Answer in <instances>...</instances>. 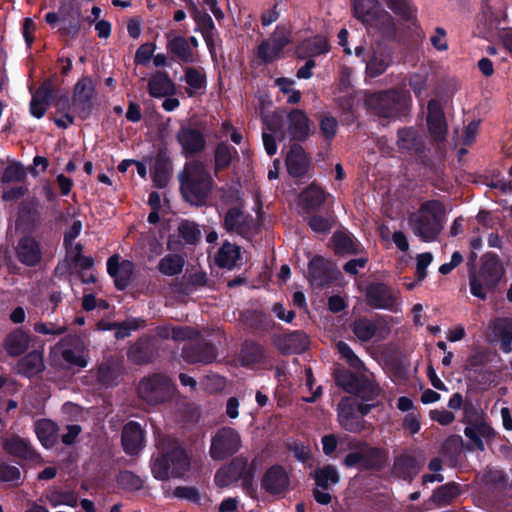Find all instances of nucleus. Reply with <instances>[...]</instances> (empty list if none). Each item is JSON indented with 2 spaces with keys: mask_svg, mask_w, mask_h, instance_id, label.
I'll return each instance as SVG.
<instances>
[{
  "mask_svg": "<svg viewBox=\"0 0 512 512\" xmlns=\"http://www.w3.org/2000/svg\"><path fill=\"white\" fill-rule=\"evenodd\" d=\"M245 461L235 460L230 465L219 469L215 475V483L219 487H227L238 478L242 477V470H245Z\"/></svg>",
  "mask_w": 512,
  "mask_h": 512,
  "instance_id": "nucleus-29",
  "label": "nucleus"
},
{
  "mask_svg": "<svg viewBox=\"0 0 512 512\" xmlns=\"http://www.w3.org/2000/svg\"><path fill=\"white\" fill-rule=\"evenodd\" d=\"M262 357V347L254 343L245 344L241 351V362L244 366L257 363L262 359Z\"/></svg>",
  "mask_w": 512,
  "mask_h": 512,
  "instance_id": "nucleus-48",
  "label": "nucleus"
},
{
  "mask_svg": "<svg viewBox=\"0 0 512 512\" xmlns=\"http://www.w3.org/2000/svg\"><path fill=\"white\" fill-rule=\"evenodd\" d=\"M135 265L129 260H122L118 255L111 256L107 261L108 273L114 278L118 289H124L130 283Z\"/></svg>",
  "mask_w": 512,
  "mask_h": 512,
  "instance_id": "nucleus-16",
  "label": "nucleus"
},
{
  "mask_svg": "<svg viewBox=\"0 0 512 512\" xmlns=\"http://www.w3.org/2000/svg\"><path fill=\"white\" fill-rule=\"evenodd\" d=\"M337 350L341 357L347 361V363L354 369L360 370L364 368L363 362L359 359V357L353 352L348 344L345 342H338Z\"/></svg>",
  "mask_w": 512,
  "mask_h": 512,
  "instance_id": "nucleus-51",
  "label": "nucleus"
},
{
  "mask_svg": "<svg viewBox=\"0 0 512 512\" xmlns=\"http://www.w3.org/2000/svg\"><path fill=\"white\" fill-rule=\"evenodd\" d=\"M286 165L289 174L293 177L303 176L308 169V160L300 145H293L286 157Z\"/></svg>",
  "mask_w": 512,
  "mask_h": 512,
  "instance_id": "nucleus-23",
  "label": "nucleus"
},
{
  "mask_svg": "<svg viewBox=\"0 0 512 512\" xmlns=\"http://www.w3.org/2000/svg\"><path fill=\"white\" fill-rule=\"evenodd\" d=\"M57 110L60 112H64V114L61 117L55 118L54 122L55 124L60 128H67L73 124V117L66 113V106H67V99H60L57 104Z\"/></svg>",
  "mask_w": 512,
  "mask_h": 512,
  "instance_id": "nucleus-62",
  "label": "nucleus"
},
{
  "mask_svg": "<svg viewBox=\"0 0 512 512\" xmlns=\"http://www.w3.org/2000/svg\"><path fill=\"white\" fill-rule=\"evenodd\" d=\"M355 55L363 58L366 75L371 78L383 74L393 61L392 50L381 43L372 45L367 51L363 46H357Z\"/></svg>",
  "mask_w": 512,
  "mask_h": 512,
  "instance_id": "nucleus-8",
  "label": "nucleus"
},
{
  "mask_svg": "<svg viewBox=\"0 0 512 512\" xmlns=\"http://www.w3.org/2000/svg\"><path fill=\"white\" fill-rule=\"evenodd\" d=\"M122 445L126 453L138 454L144 447V431L137 422L127 423L122 431Z\"/></svg>",
  "mask_w": 512,
  "mask_h": 512,
  "instance_id": "nucleus-18",
  "label": "nucleus"
},
{
  "mask_svg": "<svg viewBox=\"0 0 512 512\" xmlns=\"http://www.w3.org/2000/svg\"><path fill=\"white\" fill-rule=\"evenodd\" d=\"M351 329L360 341H368L376 335L378 322L367 318H359L352 323Z\"/></svg>",
  "mask_w": 512,
  "mask_h": 512,
  "instance_id": "nucleus-37",
  "label": "nucleus"
},
{
  "mask_svg": "<svg viewBox=\"0 0 512 512\" xmlns=\"http://www.w3.org/2000/svg\"><path fill=\"white\" fill-rule=\"evenodd\" d=\"M46 498L48 503L53 507L60 505L75 507L78 503L76 495L68 491H51L47 494Z\"/></svg>",
  "mask_w": 512,
  "mask_h": 512,
  "instance_id": "nucleus-44",
  "label": "nucleus"
},
{
  "mask_svg": "<svg viewBox=\"0 0 512 512\" xmlns=\"http://www.w3.org/2000/svg\"><path fill=\"white\" fill-rule=\"evenodd\" d=\"M410 101L407 92L389 90L367 96L366 105L380 117L395 118L408 108Z\"/></svg>",
  "mask_w": 512,
  "mask_h": 512,
  "instance_id": "nucleus-7",
  "label": "nucleus"
},
{
  "mask_svg": "<svg viewBox=\"0 0 512 512\" xmlns=\"http://www.w3.org/2000/svg\"><path fill=\"white\" fill-rule=\"evenodd\" d=\"M191 15L194 18V20L201 25V27L205 30L204 37L208 45H210L211 42V36L210 33H212L215 30L214 22L211 18V16L207 13L200 12L197 7L192 4L191 7Z\"/></svg>",
  "mask_w": 512,
  "mask_h": 512,
  "instance_id": "nucleus-45",
  "label": "nucleus"
},
{
  "mask_svg": "<svg viewBox=\"0 0 512 512\" xmlns=\"http://www.w3.org/2000/svg\"><path fill=\"white\" fill-rule=\"evenodd\" d=\"M142 323H143V321H140L138 319H129L123 323H120V324L117 323V326L115 328L116 329V333H115L116 338L122 339V338L129 336L130 332L132 330L138 329Z\"/></svg>",
  "mask_w": 512,
  "mask_h": 512,
  "instance_id": "nucleus-60",
  "label": "nucleus"
},
{
  "mask_svg": "<svg viewBox=\"0 0 512 512\" xmlns=\"http://www.w3.org/2000/svg\"><path fill=\"white\" fill-rule=\"evenodd\" d=\"M155 45L152 43H146L141 45L135 54V61L140 64H145L153 56Z\"/></svg>",
  "mask_w": 512,
  "mask_h": 512,
  "instance_id": "nucleus-63",
  "label": "nucleus"
},
{
  "mask_svg": "<svg viewBox=\"0 0 512 512\" xmlns=\"http://www.w3.org/2000/svg\"><path fill=\"white\" fill-rule=\"evenodd\" d=\"M356 387L352 385H345L339 381L346 391L358 393L364 400L369 401L375 398L380 393L379 385L374 381L373 375H362L358 380Z\"/></svg>",
  "mask_w": 512,
  "mask_h": 512,
  "instance_id": "nucleus-25",
  "label": "nucleus"
},
{
  "mask_svg": "<svg viewBox=\"0 0 512 512\" xmlns=\"http://www.w3.org/2000/svg\"><path fill=\"white\" fill-rule=\"evenodd\" d=\"M34 330L43 335H61L66 331V327L53 322H37L34 324Z\"/></svg>",
  "mask_w": 512,
  "mask_h": 512,
  "instance_id": "nucleus-57",
  "label": "nucleus"
},
{
  "mask_svg": "<svg viewBox=\"0 0 512 512\" xmlns=\"http://www.w3.org/2000/svg\"><path fill=\"white\" fill-rule=\"evenodd\" d=\"M225 226L228 230L245 235L249 231V222L245 214L238 208L230 209L225 217Z\"/></svg>",
  "mask_w": 512,
  "mask_h": 512,
  "instance_id": "nucleus-35",
  "label": "nucleus"
},
{
  "mask_svg": "<svg viewBox=\"0 0 512 512\" xmlns=\"http://www.w3.org/2000/svg\"><path fill=\"white\" fill-rule=\"evenodd\" d=\"M367 300L374 308L390 309L394 306L396 297L388 286L378 283L368 287Z\"/></svg>",
  "mask_w": 512,
  "mask_h": 512,
  "instance_id": "nucleus-19",
  "label": "nucleus"
},
{
  "mask_svg": "<svg viewBox=\"0 0 512 512\" xmlns=\"http://www.w3.org/2000/svg\"><path fill=\"white\" fill-rule=\"evenodd\" d=\"M340 447L349 451L343 459V465L348 468L380 469L387 460V453L383 449L354 438H341Z\"/></svg>",
  "mask_w": 512,
  "mask_h": 512,
  "instance_id": "nucleus-5",
  "label": "nucleus"
},
{
  "mask_svg": "<svg viewBox=\"0 0 512 512\" xmlns=\"http://www.w3.org/2000/svg\"><path fill=\"white\" fill-rule=\"evenodd\" d=\"M44 369V361L42 353L38 351H32L27 354L23 359L19 361L17 364V370L20 374L31 377Z\"/></svg>",
  "mask_w": 512,
  "mask_h": 512,
  "instance_id": "nucleus-30",
  "label": "nucleus"
},
{
  "mask_svg": "<svg viewBox=\"0 0 512 512\" xmlns=\"http://www.w3.org/2000/svg\"><path fill=\"white\" fill-rule=\"evenodd\" d=\"M149 93L153 97H164L174 93L175 86L166 73L158 72L149 80Z\"/></svg>",
  "mask_w": 512,
  "mask_h": 512,
  "instance_id": "nucleus-31",
  "label": "nucleus"
},
{
  "mask_svg": "<svg viewBox=\"0 0 512 512\" xmlns=\"http://www.w3.org/2000/svg\"><path fill=\"white\" fill-rule=\"evenodd\" d=\"M240 447L239 433L233 428L224 427L212 438L210 455L215 460H222L236 453Z\"/></svg>",
  "mask_w": 512,
  "mask_h": 512,
  "instance_id": "nucleus-9",
  "label": "nucleus"
},
{
  "mask_svg": "<svg viewBox=\"0 0 512 512\" xmlns=\"http://www.w3.org/2000/svg\"><path fill=\"white\" fill-rule=\"evenodd\" d=\"M338 421L342 428L352 433L365 429V421L356 414V404L351 398H344L338 404Z\"/></svg>",
  "mask_w": 512,
  "mask_h": 512,
  "instance_id": "nucleus-14",
  "label": "nucleus"
},
{
  "mask_svg": "<svg viewBox=\"0 0 512 512\" xmlns=\"http://www.w3.org/2000/svg\"><path fill=\"white\" fill-rule=\"evenodd\" d=\"M177 140L180 143L185 156H191L201 152L206 145L203 134L196 129L182 127L177 133Z\"/></svg>",
  "mask_w": 512,
  "mask_h": 512,
  "instance_id": "nucleus-17",
  "label": "nucleus"
},
{
  "mask_svg": "<svg viewBox=\"0 0 512 512\" xmlns=\"http://www.w3.org/2000/svg\"><path fill=\"white\" fill-rule=\"evenodd\" d=\"M460 494V487L454 483H449L437 488L431 500L438 506H445L455 500Z\"/></svg>",
  "mask_w": 512,
  "mask_h": 512,
  "instance_id": "nucleus-39",
  "label": "nucleus"
},
{
  "mask_svg": "<svg viewBox=\"0 0 512 512\" xmlns=\"http://www.w3.org/2000/svg\"><path fill=\"white\" fill-rule=\"evenodd\" d=\"M159 453L151 460V472L155 479L166 481L182 477L190 468V459L176 442L163 438L158 442Z\"/></svg>",
  "mask_w": 512,
  "mask_h": 512,
  "instance_id": "nucleus-2",
  "label": "nucleus"
},
{
  "mask_svg": "<svg viewBox=\"0 0 512 512\" xmlns=\"http://www.w3.org/2000/svg\"><path fill=\"white\" fill-rule=\"evenodd\" d=\"M288 132L296 140H304L309 136V119L303 111L293 110L288 115Z\"/></svg>",
  "mask_w": 512,
  "mask_h": 512,
  "instance_id": "nucleus-24",
  "label": "nucleus"
},
{
  "mask_svg": "<svg viewBox=\"0 0 512 512\" xmlns=\"http://www.w3.org/2000/svg\"><path fill=\"white\" fill-rule=\"evenodd\" d=\"M427 126L435 141H443L447 133V123L441 103L430 100L427 104Z\"/></svg>",
  "mask_w": 512,
  "mask_h": 512,
  "instance_id": "nucleus-15",
  "label": "nucleus"
},
{
  "mask_svg": "<svg viewBox=\"0 0 512 512\" xmlns=\"http://www.w3.org/2000/svg\"><path fill=\"white\" fill-rule=\"evenodd\" d=\"M95 85L89 76H83L78 80L73 89L72 109L81 118L90 116L93 109Z\"/></svg>",
  "mask_w": 512,
  "mask_h": 512,
  "instance_id": "nucleus-10",
  "label": "nucleus"
},
{
  "mask_svg": "<svg viewBox=\"0 0 512 512\" xmlns=\"http://www.w3.org/2000/svg\"><path fill=\"white\" fill-rule=\"evenodd\" d=\"M320 129L327 139H331L336 135L338 122L332 116H324L320 121Z\"/></svg>",
  "mask_w": 512,
  "mask_h": 512,
  "instance_id": "nucleus-61",
  "label": "nucleus"
},
{
  "mask_svg": "<svg viewBox=\"0 0 512 512\" xmlns=\"http://www.w3.org/2000/svg\"><path fill=\"white\" fill-rule=\"evenodd\" d=\"M167 50L184 62H194V54L189 42L182 36L169 37Z\"/></svg>",
  "mask_w": 512,
  "mask_h": 512,
  "instance_id": "nucleus-33",
  "label": "nucleus"
},
{
  "mask_svg": "<svg viewBox=\"0 0 512 512\" xmlns=\"http://www.w3.org/2000/svg\"><path fill=\"white\" fill-rule=\"evenodd\" d=\"M152 178L155 186L162 188L165 187L170 179L169 168L164 162H157L153 172Z\"/></svg>",
  "mask_w": 512,
  "mask_h": 512,
  "instance_id": "nucleus-54",
  "label": "nucleus"
},
{
  "mask_svg": "<svg viewBox=\"0 0 512 512\" xmlns=\"http://www.w3.org/2000/svg\"><path fill=\"white\" fill-rule=\"evenodd\" d=\"M179 235L187 243H195L200 237V231L193 222H181L178 227Z\"/></svg>",
  "mask_w": 512,
  "mask_h": 512,
  "instance_id": "nucleus-53",
  "label": "nucleus"
},
{
  "mask_svg": "<svg viewBox=\"0 0 512 512\" xmlns=\"http://www.w3.org/2000/svg\"><path fill=\"white\" fill-rule=\"evenodd\" d=\"M446 210L437 200L423 202L417 211L410 214L408 224L413 234L424 242H432L441 233Z\"/></svg>",
  "mask_w": 512,
  "mask_h": 512,
  "instance_id": "nucleus-3",
  "label": "nucleus"
},
{
  "mask_svg": "<svg viewBox=\"0 0 512 512\" xmlns=\"http://www.w3.org/2000/svg\"><path fill=\"white\" fill-rule=\"evenodd\" d=\"M185 81L188 85L187 93L190 97L194 96L206 86V76L203 71L195 68H187L185 71Z\"/></svg>",
  "mask_w": 512,
  "mask_h": 512,
  "instance_id": "nucleus-42",
  "label": "nucleus"
},
{
  "mask_svg": "<svg viewBox=\"0 0 512 512\" xmlns=\"http://www.w3.org/2000/svg\"><path fill=\"white\" fill-rule=\"evenodd\" d=\"M430 41L432 45L439 51H445L448 48L446 32L443 28L437 27L434 31V34L431 36Z\"/></svg>",
  "mask_w": 512,
  "mask_h": 512,
  "instance_id": "nucleus-64",
  "label": "nucleus"
},
{
  "mask_svg": "<svg viewBox=\"0 0 512 512\" xmlns=\"http://www.w3.org/2000/svg\"><path fill=\"white\" fill-rule=\"evenodd\" d=\"M334 248L337 253H355L356 247L350 236L344 233H336L333 236Z\"/></svg>",
  "mask_w": 512,
  "mask_h": 512,
  "instance_id": "nucleus-52",
  "label": "nucleus"
},
{
  "mask_svg": "<svg viewBox=\"0 0 512 512\" xmlns=\"http://www.w3.org/2000/svg\"><path fill=\"white\" fill-rule=\"evenodd\" d=\"M21 479L20 470L5 463H0V481L18 484Z\"/></svg>",
  "mask_w": 512,
  "mask_h": 512,
  "instance_id": "nucleus-56",
  "label": "nucleus"
},
{
  "mask_svg": "<svg viewBox=\"0 0 512 512\" xmlns=\"http://www.w3.org/2000/svg\"><path fill=\"white\" fill-rule=\"evenodd\" d=\"M19 260L28 266H34L41 260V250L38 242L31 237L22 238L17 246Z\"/></svg>",
  "mask_w": 512,
  "mask_h": 512,
  "instance_id": "nucleus-22",
  "label": "nucleus"
},
{
  "mask_svg": "<svg viewBox=\"0 0 512 512\" xmlns=\"http://www.w3.org/2000/svg\"><path fill=\"white\" fill-rule=\"evenodd\" d=\"M29 343V335L21 329H15L7 335L3 346L9 355L18 356L28 349Z\"/></svg>",
  "mask_w": 512,
  "mask_h": 512,
  "instance_id": "nucleus-28",
  "label": "nucleus"
},
{
  "mask_svg": "<svg viewBox=\"0 0 512 512\" xmlns=\"http://www.w3.org/2000/svg\"><path fill=\"white\" fill-rule=\"evenodd\" d=\"M326 199L325 192L318 185L312 183L299 196V207L309 212L318 209Z\"/></svg>",
  "mask_w": 512,
  "mask_h": 512,
  "instance_id": "nucleus-26",
  "label": "nucleus"
},
{
  "mask_svg": "<svg viewBox=\"0 0 512 512\" xmlns=\"http://www.w3.org/2000/svg\"><path fill=\"white\" fill-rule=\"evenodd\" d=\"M4 447L8 453L19 458H31L34 453L30 443L18 436L6 440Z\"/></svg>",
  "mask_w": 512,
  "mask_h": 512,
  "instance_id": "nucleus-40",
  "label": "nucleus"
},
{
  "mask_svg": "<svg viewBox=\"0 0 512 512\" xmlns=\"http://www.w3.org/2000/svg\"><path fill=\"white\" fill-rule=\"evenodd\" d=\"M55 355H60L70 366L85 367V346L78 337L63 338L52 350Z\"/></svg>",
  "mask_w": 512,
  "mask_h": 512,
  "instance_id": "nucleus-12",
  "label": "nucleus"
},
{
  "mask_svg": "<svg viewBox=\"0 0 512 512\" xmlns=\"http://www.w3.org/2000/svg\"><path fill=\"white\" fill-rule=\"evenodd\" d=\"M427 82L428 73L426 71L415 73L410 77V87L421 102L426 97Z\"/></svg>",
  "mask_w": 512,
  "mask_h": 512,
  "instance_id": "nucleus-49",
  "label": "nucleus"
},
{
  "mask_svg": "<svg viewBox=\"0 0 512 512\" xmlns=\"http://www.w3.org/2000/svg\"><path fill=\"white\" fill-rule=\"evenodd\" d=\"M25 177V171L24 168L19 164H12L9 165L3 175H2V182L3 183H10V182H17L23 180Z\"/></svg>",
  "mask_w": 512,
  "mask_h": 512,
  "instance_id": "nucleus-58",
  "label": "nucleus"
},
{
  "mask_svg": "<svg viewBox=\"0 0 512 512\" xmlns=\"http://www.w3.org/2000/svg\"><path fill=\"white\" fill-rule=\"evenodd\" d=\"M157 334L162 338L185 340L191 338L194 331L188 327L161 326L157 329Z\"/></svg>",
  "mask_w": 512,
  "mask_h": 512,
  "instance_id": "nucleus-47",
  "label": "nucleus"
},
{
  "mask_svg": "<svg viewBox=\"0 0 512 512\" xmlns=\"http://www.w3.org/2000/svg\"><path fill=\"white\" fill-rule=\"evenodd\" d=\"M398 145L401 149L412 150L416 147L417 133L415 130L403 129L398 133Z\"/></svg>",
  "mask_w": 512,
  "mask_h": 512,
  "instance_id": "nucleus-55",
  "label": "nucleus"
},
{
  "mask_svg": "<svg viewBox=\"0 0 512 512\" xmlns=\"http://www.w3.org/2000/svg\"><path fill=\"white\" fill-rule=\"evenodd\" d=\"M433 260V255L429 252L421 253L417 257V265H416V279L417 282L422 281L427 273L426 269L431 264Z\"/></svg>",
  "mask_w": 512,
  "mask_h": 512,
  "instance_id": "nucleus-59",
  "label": "nucleus"
},
{
  "mask_svg": "<svg viewBox=\"0 0 512 512\" xmlns=\"http://www.w3.org/2000/svg\"><path fill=\"white\" fill-rule=\"evenodd\" d=\"M503 274V268L495 256L486 255L479 271L469 276V285L472 295L485 300Z\"/></svg>",
  "mask_w": 512,
  "mask_h": 512,
  "instance_id": "nucleus-6",
  "label": "nucleus"
},
{
  "mask_svg": "<svg viewBox=\"0 0 512 512\" xmlns=\"http://www.w3.org/2000/svg\"><path fill=\"white\" fill-rule=\"evenodd\" d=\"M179 180L182 195L187 202L192 205L206 202L212 188V178L202 162L194 160L187 163L179 175Z\"/></svg>",
  "mask_w": 512,
  "mask_h": 512,
  "instance_id": "nucleus-4",
  "label": "nucleus"
},
{
  "mask_svg": "<svg viewBox=\"0 0 512 512\" xmlns=\"http://www.w3.org/2000/svg\"><path fill=\"white\" fill-rule=\"evenodd\" d=\"M328 43L325 37L316 36L311 39L305 40L298 47V54L300 57L316 56L328 51Z\"/></svg>",
  "mask_w": 512,
  "mask_h": 512,
  "instance_id": "nucleus-36",
  "label": "nucleus"
},
{
  "mask_svg": "<svg viewBox=\"0 0 512 512\" xmlns=\"http://www.w3.org/2000/svg\"><path fill=\"white\" fill-rule=\"evenodd\" d=\"M491 327L494 333L502 339L501 349L505 353H509L511 351L512 342V320L497 319L492 322Z\"/></svg>",
  "mask_w": 512,
  "mask_h": 512,
  "instance_id": "nucleus-38",
  "label": "nucleus"
},
{
  "mask_svg": "<svg viewBox=\"0 0 512 512\" xmlns=\"http://www.w3.org/2000/svg\"><path fill=\"white\" fill-rule=\"evenodd\" d=\"M169 392V382L160 375L143 379L138 387L139 396L149 404L163 401Z\"/></svg>",
  "mask_w": 512,
  "mask_h": 512,
  "instance_id": "nucleus-13",
  "label": "nucleus"
},
{
  "mask_svg": "<svg viewBox=\"0 0 512 512\" xmlns=\"http://www.w3.org/2000/svg\"><path fill=\"white\" fill-rule=\"evenodd\" d=\"M386 2L396 19L389 12L379 9L375 0H352L353 13L370 33L393 39L405 23L415 19V10L407 0Z\"/></svg>",
  "mask_w": 512,
  "mask_h": 512,
  "instance_id": "nucleus-1",
  "label": "nucleus"
},
{
  "mask_svg": "<svg viewBox=\"0 0 512 512\" xmlns=\"http://www.w3.org/2000/svg\"><path fill=\"white\" fill-rule=\"evenodd\" d=\"M239 259L240 247L229 242H225L218 251L216 263L219 267L232 269Z\"/></svg>",
  "mask_w": 512,
  "mask_h": 512,
  "instance_id": "nucleus-34",
  "label": "nucleus"
},
{
  "mask_svg": "<svg viewBox=\"0 0 512 512\" xmlns=\"http://www.w3.org/2000/svg\"><path fill=\"white\" fill-rule=\"evenodd\" d=\"M262 486L271 494H279L288 489L289 477L281 466H273L266 471Z\"/></svg>",
  "mask_w": 512,
  "mask_h": 512,
  "instance_id": "nucleus-20",
  "label": "nucleus"
},
{
  "mask_svg": "<svg viewBox=\"0 0 512 512\" xmlns=\"http://www.w3.org/2000/svg\"><path fill=\"white\" fill-rule=\"evenodd\" d=\"M57 432V426L50 420L42 419L35 423V433L45 448H50L56 443Z\"/></svg>",
  "mask_w": 512,
  "mask_h": 512,
  "instance_id": "nucleus-32",
  "label": "nucleus"
},
{
  "mask_svg": "<svg viewBox=\"0 0 512 512\" xmlns=\"http://www.w3.org/2000/svg\"><path fill=\"white\" fill-rule=\"evenodd\" d=\"M275 85L280 89L281 92L288 95L287 102L290 104L298 103L301 99V93L293 88L294 80L290 78H277Z\"/></svg>",
  "mask_w": 512,
  "mask_h": 512,
  "instance_id": "nucleus-50",
  "label": "nucleus"
},
{
  "mask_svg": "<svg viewBox=\"0 0 512 512\" xmlns=\"http://www.w3.org/2000/svg\"><path fill=\"white\" fill-rule=\"evenodd\" d=\"M422 462L410 455H401L394 463V473L403 480L411 481L420 471Z\"/></svg>",
  "mask_w": 512,
  "mask_h": 512,
  "instance_id": "nucleus-27",
  "label": "nucleus"
},
{
  "mask_svg": "<svg viewBox=\"0 0 512 512\" xmlns=\"http://www.w3.org/2000/svg\"><path fill=\"white\" fill-rule=\"evenodd\" d=\"M290 42V32L285 27L277 26L271 36L257 47L258 58L266 63L278 59L284 47Z\"/></svg>",
  "mask_w": 512,
  "mask_h": 512,
  "instance_id": "nucleus-11",
  "label": "nucleus"
},
{
  "mask_svg": "<svg viewBox=\"0 0 512 512\" xmlns=\"http://www.w3.org/2000/svg\"><path fill=\"white\" fill-rule=\"evenodd\" d=\"M52 98V83L44 82L32 95L30 112L36 118H42L50 105Z\"/></svg>",
  "mask_w": 512,
  "mask_h": 512,
  "instance_id": "nucleus-21",
  "label": "nucleus"
},
{
  "mask_svg": "<svg viewBox=\"0 0 512 512\" xmlns=\"http://www.w3.org/2000/svg\"><path fill=\"white\" fill-rule=\"evenodd\" d=\"M236 153V150L230 148L226 143L218 144L215 151V171L227 168L231 163L233 154Z\"/></svg>",
  "mask_w": 512,
  "mask_h": 512,
  "instance_id": "nucleus-46",
  "label": "nucleus"
},
{
  "mask_svg": "<svg viewBox=\"0 0 512 512\" xmlns=\"http://www.w3.org/2000/svg\"><path fill=\"white\" fill-rule=\"evenodd\" d=\"M184 266V259L178 254H168L160 259L158 270L166 276L179 274Z\"/></svg>",
  "mask_w": 512,
  "mask_h": 512,
  "instance_id": "nucleus-41",
  "label": "nucleus"
},
{
  "mask_svg": "<svg viewBox=\"0 0 512 512\" xmlns=\"http://www.w3.org/2000/svg\"><path fill=\"white\" fill-rule=\"evenodd\" d=\"M315 481L318 487L328 489L331 485L339 482L340 476L337 469L332 465H326L315 471Z\"/></svg>",
  "mask_w": 512,
  "mask_h": 512,
  "instance_id": "nucleus-43",
  "label": "nucleus"
}]
</instances>
